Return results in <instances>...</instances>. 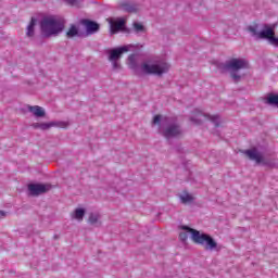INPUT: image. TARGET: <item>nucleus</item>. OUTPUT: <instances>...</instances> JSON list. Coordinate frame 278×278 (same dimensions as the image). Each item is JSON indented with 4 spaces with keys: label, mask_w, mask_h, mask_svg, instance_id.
<instances>
[{
    "label": "nucleus",
    "mask_w": 278,
    "mask_h": 278,
    "mask_svg": "<svg viewBox=\"0 0 278 278\" xmlns=\"http://www.w3.org/2000/svg\"><path fill=\"white\" fill-rule=\"evenodd\" d=\"M182 229L191 233L192 242H194V244L204 247L205 251H214V249L218 247V243L214 240V238L207 233H201V231L188 226H182Z\"/></svg>",
    "instance_id": "nucleus-1"
},
{
    "label": "nucleus",
    "mask_w": 278,
    "mask_h": 278,
    "mask_svg": "<svg viewBox=\"0 0 278 278\" xmlns=\"http://www.w3.org/2000/svg\"><path fill=\"white\" fill-rule=\"evenodd\" d=\"M41 34L46 38L51 36H58V34H62L64 31V22L53 17H43L41 21Z\"/></svg>",
    "instance_id": "nucleus-2"
},
{
    "label": "nucleus",
    "mask_w": 278,
    "mask_h": 278,
    "mask_svg": "<svg viewBox=\"0 0 278 278\" xmlns=\"http://www.w3.org/2000/svg\"><path fill=\"white\" fill-rule=\"evenodd\" d=\"M224 68L231 73V77L235 81H238V79H240V75H237L236 73L238 71H242V68H249V62L243 59L233 58L225 63Z\"/></svg>",
    "instance_id": "nucleus-3"
},
{
    "label": "nucleus",
    "mask_w": 278,
    "mask_h": 278,
    "mask_svg": "<svg viewBox=\"0 0 278 278\" xmlns=\"http://www.w3.org/2000/svg\"><path fill=\"white\" fill-rule=\"evenodd\" d=\"M141 68L147 75H157L161 77V75H164V73H168L170 65L166 63V61H159L151 65H149V63H143Z\"/></svg>",
    "instance_id": "nucleus-4"
},
{
    "label": "nucleus",
    "mask_w": 278,
    "mask_h": 278,
    "mask_svg": "<svg viewBox=\"0 0 278 278\" xmlns=\"http://www.w3.org/2000/svg\"><path fill=\"white\" fill-rule=\"evenodd\" d=\"M204 121H211V123H214L215 127H220V124H218L220 117L217 115H205L201 111H195L191 116V123H193V125H201Z\"/></svg>",
    "instance_id": "nucleus-5"
},
{
    "label": "nucleus",
    "mask_w": 278,
    "mask_h": 278,
    "mask_svg": "<svg viewBox=\"0 0 278 278\" xmlns=\"http://www.w3.org/2000/svg\"><path fill=\"white\" fill-rule=\"evenodd\" d=\"M248 29L252 34V36H255L261 40L263 39L270 40L275 36V28L268 25H265L262 31H257V25L249 26Z\"/></svg>",
    "instance_id": "nucleus-6"
},
{
    "label": "nucleus",
    "mask_w": 278,
    "mask_h": 278,
    "mask_svg": "<svg viewBox=\"0 0 278 278\" xmlns=\"http://www.w3.org/2000/svg\"><path fill=\"white\" fill-rule=\"evenodd\" d=\"M28 190L33 197H38L39 194L49 192V190H51V186L45 184H30L28 185Z\"/></svg>",
    "instance_id": "nucleus-7"
},
{
    "label": "nucleus",
    "mask_w": 278,
    "mask_h": 278,
    "mask_svg": "<svg viewBox=\"0 0 278 278\" xmlns=\"http://www.w3.org/2000/svg\"><path fill=\"white\" fill-rule=\"evenodd\" d=\"M243 153L247 155V157H249V160L256 162V164H262V162H264V156L255 148L245 150Z\"/></svg>",
    "instance_id": "nucleus-8"
},
{
    "label": "nucleus",
    "mask_w": 278,
    "mask_h": 278,
    "mask_svg": "<svg viewBox=\"0 0 278 278\" xmlns=\"http://www.w3.org/2000/svg\"><path fill=\"white\" fill-rule=\"evenodd\" d=\"M128 51H129V48H127V46L113 49L110 51L109 61L110 62L118 61L121 60L123 53H127Z\"/></svg>",
    "instance_id": "nucleus-9"
},
{
    "label": "nucleus",
    "mask_w": 278,
    "mask_h": 278,
    "mask_svg": "<svg viewBox=\"0 0 278 278\" xmlns=\"http://www.w3.org/2000/svg\"><path fill=\"white\" fill-rule=\"evenodd\" d=\"M51 127H60L61 129H66L68 127V123L66 122L41 123L39 129H41L42 131H47V129H51Z\"/></svg>",
    "instance_id": "nucleus-10"
},
{
    "label": "nucleus",
    "mask_w": 278,
    "mask_h": 278,
    "mask_svg": "<svg viewBox=\"0 0 278 278\" xmlns=\"http://www.w3.org/2000/svg\"><path fill=\"white\" fill-rule=\"evenodd\" d=\"M164 136L166 138H177V136H181V129L177 125H170L164 130Z\"/></svg>",
    "instance_id": "nucleus-11"
},
{
    "label": "nucleus",
    "mask_w": 278,
    "mask_h": 278,
    "mask_svg": "<svg viewBox=\"0 0 278 278\" xmlns=\"http://www.w3.org/2000/svg\"><path fill=\"white\" fill-rule=\"evenodd\" d=\"M81 24L86 26V29L89 34H94V31H99V24L97 22H92L90 20H83Z\"/></svg>",
    "instance_id": "nucleus-12"
},
{
    "label": "nucleus",
    "mask_w": 278,
    "mask_h": 278,
    "mask_svg": "<svg viewBox=\"0 0 278 278\" xmlns=\"http://www.w3.org/2000/svg\"><path fill=\"white\" fill-rule=\"evenodd\" d=\"M111 25V34H118L125 27V20L119 21H112L110 22Z\"/></svg>",
    "instance_id": "nucleus-13"
},
{
    "label": "nucleus",
    "mask_w": 278,
    "mask_h": 278,
    "mask_svg": "<svg viewBox=\"0 0 278 278\" xmlns=\"http://www.w3.org/2000/svg\"><path fill=\"white\" fill-rule=\"evenodd\" d=\"M28 111L31 112V114H34L37 118H42L46 114L45 109H42V106H38V105H28Z\"/></svg>",
    "instance_id": "nucleus-14"
},
{
    "label": "nucleus",
    "mask_w": 278,
    "mask_h": 278,
    "mask_svg": "<svg viewBox=\"0 0 278 278\" xmlns=\"http://www.w3.org/2000/svg\"><path fill=\"white\" fill-rule=\"evenodd\" d=\"M119 10H123L124 12H137L136 4L123 1L119 3Z\"/></svg>",
    "instance_id": "nucleus-15"
},
{
    "label": "nucleus",
    "mask_w": 278,
    "mask_h": 278,
    "mask_svg": "<svg viewBox=\"0 0 278 278\" xmlns=\"http://www.w3.org/2000/svg\"><path fill=\"white\" fill-rule=\"evenodd\" d=\"M180 201L184 204L192 203V201H194V197H192V194L188 193V191H184L180 194Z\"/></svg>",
    "instance_id": "nucleus-16"
},
{
    "label": "nucleus",
    "mask_w": 278,
    "mask_h": 278,
    "mask_svg": "<svg viewBox=\"0 0 278 278\" xmlns=\"http://www.w3.org/2000/svg\"><path fill=\"white\" fill-rule=\"evenodd\" d=\"M36 27V18L31 17L30 23L27 26V31H26V36H28V38L34 37V28Z\"/></svg>",
    "instance_id": "nucleus-17"
},
{
    "label": "nucleus",
    "mask_w": 278,
    "mask_h": 278,
    "mask_svg": "<svg viewBox=\"0 0 278 278\" xmlns=\"http://www.w3.org/2000/svg\"><path fill=\"white\" fill-rule=\"evenodd\" d=\"M77 34H79V30L77 29L76 25H72L68 29V31L66 33L67 38H75V36H77Z\"/></svg>",
    "instance_id": "nucleus-18"
},
{
    "label": "nucleus",
    "mask_w": 278,
    "mask_h": 278,
    "mask_svg": "<svg viewBox=\"0 0 278 278\" xmlns=\"http://www.w3.org/2000/svg\"><path fill=\"white\" fill-rule=\"evenodd\" d=\"M85 214L86 211L84 208H76L74 213V218H76V220H84Z\"/></svg>",
    "instance_id": "nucleus-19"
},
{
    "label": "nucleus",
    "mask_w": 278,
    "mask_h": 278,
    "mask_svg": "<svg viewBox=\"0 0 278 278\" xmlns=\"http://www.w3.org/2000/svg\"><path fill=\"white\" fill-rule=\"evenodd\" d=\"M89 223H90V225H97V223H99V215L91 214L89 216Z\"/></svg>",
    "instance_id": "nucleus-20"
},
{
    "label": "nucleus",
    "mask_w": 278,
    "mask_h": 278,
    "mask_svg": "<svg viewBox=\"0 0 278 278\" xmlns=\"http://www.w3.org/2000/svg\"><path fill=\"white\" fill-rule=\"evenodd\" d=\"M67 5H72L73 8H79V0H64Z\"/></svg>",
    "instance_id": "nucleus-21"
},
{
    "label": "nucleus",
    "mask_w": 278,
    "mask_h": 278,
    "mask_svg": "<svg viewBox=\"0 0 278 278\" xmlns=\"http://www.w3.org/2000/svg\"><path fill=\"white\" fill-rule=\"evenodd\" d=\"M134 28L136 31H144V26L140 23H135Z\"/></svg>",
    "instance_id": "nucleus-22"
},
{
    "label": "nucleus",
    "mask_w": 278,
    "mask_h": 278,
    "mask_svg": "<svg viewBox=\"0 0 278 278\" xmlns=\"http://www.w3.org/2000/svg\"><path fill=\"white\" fill-rule=\"evenodd\" d=\"M269 43L273 45V47H278V38L274 36H271V38L269 39Z\"/></svg>",
    "instance_id": "nucleus-23"
},
{
    "label": "nucleus",
    "mask_w": 278,
    "mask_h": 278,
    "mask_svg": "<svg viewBox=\"0 0 278 278\" xmlns=\"http://www.w3.org/2000/svg\"><path fill=\"white\" fill-rule=\"evenodd\" d=\"M160 121H162V115H155L153 118V124L160 125Z\"/></svg>",
    "instance_id": "nucleus-24"
},
{
    "label": "nucleus",
    "mask_w": 278,
    "mask_h": 278,
    "mask_svg": "<svg viewBox=\"0 0 278 278\" xmlns=\"http://www.w3.org/2000/svg\"><path fill=\"white\" fill-rule=\"evenodd\" d=\"M179 239L181 240V242H186V240H188V233H186V232H180Z\"/></svg>",
    "instance_id": "nucleus-25"
},
{
    "label": "nucleus",
    "mask_w": 278,
    "mask_h": 278,
    "mask_svg": "<svg viewBox=\"0 0 278 278\" xmlns=\"http://www.w3.org/2000/svg\"><path fill=\"white\" fill-rule=\"evenodd\" d=\"M113 64V68H121V64H118V61H111Z\"/></svg>",
    "instance_id": "nucleus-26"
},
{
    "label": "nucleus",
    "mask_w": 278,
    "mask_h": 278,
    "mask_svg": "<svg viewBox=\"0 0 278 278\" xmlns=\"http://www.w3.org/2000/svg\"><path fill=\"white\" fill-rule=\"evenodd\" d=\"M40 125H41V123H35V124H33V127L35 129H40Z\"/></svg>",
    "instance_id": "nucleus-27"
},
{
    "label": "nucleus",
    "mask_w": 278,
    "mask_h": 278,
    "mask_svg": "<svg viewBox=\"0 0 278 278\" xmlns=\"http://www.w3.org/2000/svg\"><path fill=\"white\" fill-rule=\"evenodd\" d=\"M5 216H7V213L3 211H0V218H5Z\"/></svg>",
    "instance_id": "nucleus-28"
},
{
    "label": "nucleus",
    "mask_w": 278,
    "mask_h": 278,
    "mask_svg": "<svg viewBox=\"0 0 278 278\" xmlns=\"http://www.w3.org/2000/svg\"><path fill=\"white\" fill-rule=\"evenodd\" d=\"M134 58H135V55L130 54L129 58H128L129 62H134Z\"/></svg>",
    "instance_id": "nucleus-29"
}]
</instances>
